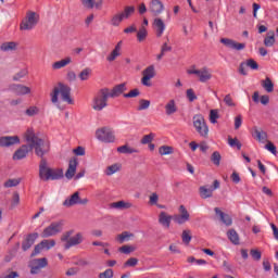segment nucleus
<instances>
[{"label":"nucleus","mask_w":278,"mask_h":278,"mask_svg":"<svg viewBox=\"0 0 278 278\" xmlns=\"http://www.w3.org/2000/svg\"><path fill=\"white\" fill-rule=\"evenodd\" d=\"M24 138L26 142L28 143L29 149L35 150V154L38 157H45L49 151H51V143L36 135V132L28 128L26 132L24 134Z\"/></svg>","instance_id":"1"},{"label":"nucleus","mask_w":278,"mask_h":278,"mask_svg":"<svg viewBox=\"0 0 278 278\" xmlns=\"http://www.w3.org/2000/svg\"><path fill=\"white\" fill-rule=\"evenodd\" d=\"M60 96L64 103H68V105L75 104V100H73L71 97V87L68 85L59 83L58 86L53 88L52 92L50 93L51 103H53V105H58V97Z\"/></svg>","instance_id":"2"},{"label":"nucleus","mask_w":278,"mask_h":278,"mask_svg":"<svg viewBox=\"0 0 278 278\" xmlns=\"http://www.w3.org/2000/svg\"><path fill=\"white\" fill-rule=\"evenodd\" d=\"M39 177L43 181H56L64 177V170L62 168L48 167L47 160L42 159L39 164Z\"/></svg>","instance_id":"3"},{"label":"nucleus","mask_w":278,"mask_h":278,"mask_svg":"<svg viewBox=\"0 0 278 278\" xmlns=\"http://www.w3.org/2000/svg\"><path fill=\"white\" fill-rule=\"evenodd\" d=\"M61 242L64 243V250L68 251V249H73V247H77L84 242V233L78 232L73 236V230L66 231L61 236Z\"/></svg>","instance_id":"4"},{"label":"nucleus","mask_w":278,"mask_h":278,"mask_svg":"<svg viewBox=\"0 0 278 278\" xmlns=\"http://www.w3.org/2000/svg\"><path fill=\"white\" fill-rule=\"evenodd\" d=\"M108 99H110V93H108V88L100 89L92 99L91 108L96 112H101L108 108Z\"/></svg>","instance_id":"5"},{"label":"nucleus","mask_w":278,"mask_h":278,"mask_svg":"<svg viewBox=\"0 0 278 278\" xmlns=\"http://www.w3.org/2000/svg\"><path fill=\"white\" fill-rule=\"evenodd\" d=\"M134 12H136L135 7H125L123 12L115 13L111 16L109 25H111V27H121V23H123L125 18H129Z\"/></svg>","instance_id":"6"},{"label":"nucleus","mask_w":278,"mask_h":278,"mask_svg":"<svg viewBox=\"0 0 278 278\" xmlns=\"http://www.w3.org/2000/svg\"><path fill=\"white\" fill-rule=\"evenodd\" d=\"M40 21V15L36 12L28 11L26 13L25 18L22 21L20 25V29L22 31H31L38 25V22Z\"/></svg>","instance_id":"7"},{"label":"nucleus","mask_w":278,"mask_h":278,"mask_svg":"<svg viewBox=\"0 0 278 278\" xmlns=\"http://www.w3.org/2000/svg\"><path fill=\"white\" fill-rule=\"evenodd\" d=\"M193 127L199 136H201V138H207V136L210 135V127H207V123H205V117H203V115L201 114L193 116Z\"/></svg>","instance_id":"8"},{"label":"nucleus","mask_w":278,"mask_h":278,"mask_svg":"<svg viewBox=\"0 0 278 278\" xmlns=\"http://www.w3.org/2000/svg\"><path fill=\"white\" fill-rule=\"evenodd\" d=\"M188 75H195L201 84H206L212 79V70L208 67L197 68V66H191L187 71Z\"/></svg>","instance_id":"9"},{"label":"nucleus","mask_w":278,"mask_h":278,"mask_svg":"<svg viewBox=\"0 0 278 278\" xmlns=\"http://www.w3.org/2000/svg\"><path fill=\"white\" fill-rule=\"evenodd\" d=\"M96 138L100 142H104L106 144H110L116 140V137L114 136V130L110 127H102L96 130Z\"/></svg>","instance_id":"10"},{"label":"nucleus","mask_w":278,"mask_h":278,"mask_svg":"<svg viewBox=\"0 0 278 278\" xmlns=\"http://www.w3.org/2000/svg\"><path fill=\"white\" fill-rule=\"evenodd\" d=\"M64 227V220L53 222L41 232V238H53L58 233H62Z\"/></svg>","instance_id":"11"},{"label":"nucleus","mask_w":278,"mask_h":278,"mask_svg":"<svg viewBox=\"0 0 278 278\" xmlns=\"http://www.w3.org/2000/svg\"><path fill=\"white\" fill-rule=\"evenodd\" d=\"M141 84L142 86H146L147 88H151L152 84L151 80L155 77V65H150L146 67L141 73Z\"/></svg>","instance_id":"12"},{"label":"nucleus","mask_w":278,"mask_h":278,"mask_svg":"<svg viewBox=\"0 0 278 278\" xmlns=\"http://www.w3.org/2000/svg\"><path fill=\"white\" fill-rule=\"evenodd\" d=\"M178 212L179 214L173 216L174 223L177 225H186V223L190 220V213L188 212V208H186L185 205H180Z\"/></svg>","instance_id":"13"},{"label":"nucleus","mask_w":278,"mask_h":278,"mask_svg":"<svg viewBox=\"0 0 278 278\" xmlns=\"http://www.w3.org/2000/svg\"><path fill=\"white\" fill-rule=\"evenodd\" d=\"M9 91L13 92L17 97H25V94H31V88L23 84L9 85Z\"/></svg>","instance_id":"14"},{"label":"nucleus","mask_w":278,"mask_h":278,"mask_svg":"<svg viewBox=\"0 0 278 278\" xmlns=\"http://www.w3.org/2000/svg\"><path fill=\"white\" fill-rule=\"evenodd\" d=\"M87 203L88 199L81 200V198H79V192L76 191L63 202V205L64 207H73L74 205H86Z\"/></svg>","instance_id":"15"},{"label":"nucleus","mask_w":278,"mask_h":278,"mask_svg":"<svg viewBox=\"0 0 278 278\" xmlns=\"http://www.w3.org/2000/svg\"><path fill=\"white\" fill-rule=\"evenodd\" d=\"M55 247V240L53 239H45L39 244L35 247V250L31 255H38L40 251H51Z\"/></svg>","instance_id":"16"},{"label":"nucleus","mask_w":278,"mask_h":278,"mask_svg":"<svg viewBox=\"0 0 278 278\" xmlns=\"http://www.w3.org/2000/svg\"><path fill=\"white\" fill-rule=\"evenodd\" d=\"M14 144H21V138L18 136L0 137V147L2 149H9V147H14Z\"/></svg>","instance_id":"17"},{"label":"nucleus","mask_w":278,"mask_h":278,"mask_svg":"<svg viewBox=\"0 0 278 278\" xmlns=\"http://www.w3.org/2000/svg\"><path fill=\"white\" fill-rule=\"evenodd\" d=\"M220 42L225 45V47H228V49H233L235 51H243V49H247V43H240L233 39L222 38Z\"/></svg>","instance_id":"18"},{"label":"nucleus","mask_w":278,"mask_h":278,"mask_svg":"<svg viewBox=\"0 0 278 278\" xmlns=\"http://www.w3.org/2000/svg\"><path fill=\"white\" fill-rule=\"evenodd\" d=\"M149 12L152 16H160L164 12V3L160 0H151L149 4Z\"/></svg>","instance_id":"19"},{"label":"nucleus","mask_w":278,"mask_h":278,"mask_svg":"<svg viewBox=\"0 0 278 278\" xmlns=\"http://www.w3.org/2000/svg\"><path fill=\"white\" fill-rule=\"evenodd\" d=\"M126 90H127V84L123 83V84L116 85L111 90L108 88V94L110 99H116L121 97V94L126 92Z\"/></svg>","instance_id":"20"},{"label":"nucleus","mask_w":278,"mask_h":278,"mask_svg":"<svg viewBox=\"0 0 278 278\" xmlns=\"http://www.w3.org/2000/svg\"><path fill=\"white\" fill-rule=\"evenodd\" d=\"M123 55V41H118L111 53L106 56V61L114 62Z\"/></svg>","instance_id":"21"},{"label":"nucleus","mask_w":278,"mask_h":278,"mask_svg":"<svg viewBox=\"0 0 278 278\" xmlns=\"http://www.w3.org/2000/svg\"><path fill=\"white\" fill-rule=\"evenodd\" d=\"M153 27L156 31V37L162 38V36H164V31H166V24L164 23V20L155 17L153 21Z\"/></svg>","instance_id":"22"},{"label":"nucleus","mask_w":278,"mask_h":278,"mask_svg":"<svg viewBox=\"0 0 278 278\" xmlns=\"http://www.w3.org/2000/svg\"><path fill=\"white\" fill-rule=\"evenodd\" d=\"M214 211L216 216L219 217V220H222V223L225 224L226 227H231V225H233V219H231V216H229V214H225L218 207H215Z\"/></svg>","instance_id":"23"},{"label":"nucleus","mask_w":278,"mask_h":278,"mask_svg":"<svg viewBox=\"0 0 278 278\" xmlns=\"http://www.w3.org/2000/svg\"><path fill=\"white\" fill-rule=\"evenodd\" d=\"M77 164H78L77 159L70 160L68 168L65 172L66 179H72L75 177V173H77Z\"/></svg>","instance_id":"24"},{"label":"nucleus","mask_w":278,"mask_h":278,"mask_svg":"<svg viewBox=\"0 0 278 278\" xmlns=\"http://www.w3.org/2000/svg\"><path fill=\"white\" fill-rule=\"evenodd\" d=\"M173 220V216L168 215L166 212H161L159 214V223L165 229H170V222Z\"/></svg>","instance_id":"25"},{"label":"nucleus","mask_w":278,"mask_h":278,"mask_svg":"<svg viewBox=\"0 0 278 278\" xmlns=\"http://www.w3.org/2000/svg\"><path fill=\"white\" fill-rule=\"evenodd\" d=\"M27 153H29V146L24 144L14 152L13 160H24L27 157Z\"/></svg>","instance_id":"26"},{"label":"nucleus","mask_w":278,"mask_h":278,"mask_svg":"<svg viewBox=\"0 0 278 278\" xmlns=\"http://www.w3.org/2000/svg\"><path fill=\"white\" fill-rule=\"evenodd\" d=\"M226 236L228 240H230L231 244H235V247H238L240 244V235L238 233V231H236V229H229L226 232Z\"/></svg>","instance_id":"27"},{"label":"nucleus","mask_w":278,"mask_h":278,"mask_svg":"<svg viewBox=\"0 0 278 278\" xmlns=\"http://www.w3.org/2000/svg\"><path fill=\"white\" fill-rule=\"evenodd\" d=\"M73 62V59L71 56H66L65 59H62L61 61H56L52 64L53 71H60V68H64L65 66H68Z\"/></svg>","instance_id":"28"},{"label":"nucleus","mask_w":278,"mask_h":278,"mask_svg":"<svg viewBox=\"0 0 278 278\" xmlns=\"http://www.w3.org/2000/svg\"><path fill=\"white\" fill-rule=\"evenodd\" d=\"M84 8L92 10V8H101L103 0H80Z\"/></svg>","instance_id":"29"},{"label":"nucleus","mask_w":278,"mask_h":278,"mask_svg":"<svg viewBox=\"0 0 278 278\" xmlns=\"http://www.w3.org/2000/svg\"><path fill=\"white\" fill-rule=\"evenodd\" d=\"M176 112H177V103L175 102V100H169L165 104L166 116H173V114H175Z\"/></svg>","instance_id":"30"},{"label":"nucleus","mask_w":278,"mask_h":278,"mask_svg":"<svg viewBox=\"0 0 278 278\" xmlns=\"http://www.w3.org/2000/svg\"><path fill=\"white\" fill-rule=\"evenodd\" d=\"M201 199H212L214 194V189L207 188V186H202L199 189Z\"/></svg>","instance_id":"31"},{"label":"nucleus","mask_w":278,"mask_h":278,"mask_svg":"<svg viewBox=\"0 0 278 278\" xmlns=\"http://www.w3.org/2000/svg\"><path fill=\"white\" fill-rule=\"evenodd\" d=\"M254 134L258 142H262L263 144L268 142V134H266V131L255 128Z\"/></svg>","instance_id":"32"},{"label":"nucleus","mask_w":278,"mask_h":278,"mask_svg":"<svg viewBox=\"0 0 278 278\" xmlns=\"http://www.w3.org/2000/svg\"><path fill=\"white\" fill-rule=\"evenodd\" d=\"M121 168H123V166L119 163H115L113 165L108 166L104 173L108 177H112V175L118 173Z\"/></svg>","instance_id":"33"},{"label":"nucleus","mask_w":278,"mask_h":278,"mask_svg":"<svg viewBox=\"0 0 278 278\" xmlns=\"http://www.w3.org/2000/svg\"><path fill=\"white\" fill-rule=\"evenodd\" d=\"M117 152L123 153V154L140 153V151L138 149L131 148L129 146L118 147Z\"/></svg>","instance_id":"34"},{"label":"nucleus","mask_w":278,"mask_h":278,"mask_svg":"<svg viewBox=\"0 0 278 278\" xmlns=\"http://www.w3.org/2000/svg\"><path fill=\"white\" fill-rule=\"evenodd\" d=\"M130 238H134V233L129 231H124L117 235L116 240L119 241L121 244H123V242H129Z\"/></svg>","instance_id":"35"},{"label":"nucleus","mask_w":278,"mask_h":278,"mask_svg":"<svg viewBox=\"0 0 278 278\" xmlns=\"http://www.w3.org/2000/svg\"><path fill=\"white\" fill-rule=\"evenodd\" d=\"M111 207L115 210H129L131 207V203L125 201H118L111 204Z\"/></svg>","instance_id":"36"},{"label":"nucleus","mask_w":278,"mask_h":278,"mask_svg":"<svg viewBox=\"0 0 278 278\" xmlns=\"http://www.w3.org/2000/svg\"><path fill=\"white\" fill-rule=\"evenodd\" d=\"M264 45L265 47H273L275 45V31L270 30L267 33Z\"/></svg>","instance_id":"37"},{"label":"nucleus","mask_w":278,"mask_h":278,"mask_svg":"<svg viewBox=\"0 0 278 278\" xmlns=\"http://www.w3.org/2000/svg\"><path fill=\"white\" fill-rule=\"evenodd\" d=\"M261 84L266 92H273V90H275V84H273V80H270L269 77H267L265 80H262Z\"/></svg>","instance_id":"38"},{"label":"nucleus","mask_w":278,"mask_h":278,"mask_svg":"<svg viewBox=\"0 0 278 278\" xmlns=\"http://www.w3.org/2000/svg\"><path fill=\"white\" fill-rule=\"evenodd\" d=\"M31 264L38 266L39 268H47V266H49V261L46 257L35 258L31 261Z\"/></svg>","instance_id":"39"},{"label":"nucleus","mask_w":278,"mask_h":278,"mask_svg":"<svg viewBox=\"0 0 278 278\" xmlns=\"http://www.w3.org/2000/svg\"><path fill=\"white\" fill-rule=\"evenodd\" d=\"M91 74H92V70H90V67H86L79 73L78 77L81 81H88Z\"/></svg>","instance_id":"40"},{"label":"nucleus","mask_w":278,"mask_h":278,"mask_svg":"<svg viewBox=\"0 0 278 278\" xmlns=\"http://www.w3.org/2000/svg\"><path fill=\"white\" fill-rule=\"evenodd\" d=\"M1 51H14L16 49V42H4L0 46Z\"/></svg>","instance_id":"41"},{"label":"nucleus","mask_w":278,"mask_h":278,"mask_svg":"<svg viewBox=\"0 0 278 278\" xmlns=\"http://www.w3.org/2000/svg\"><path fill=\"white\" fill-rule=\"evenodd\" d=\"M28 73L27 68L21 70L13 76V81H21L24 77H27Z\"/></svg>","instance_id":"42"},{"label":"nucleus","mask_w":278,"mask_h":278,"mask_svg":"<svg viewBox=\"0 0 278 278\" xmlns=\"http://www.w3.org/2000/svg\"><path fill=\"white\" fill-rule=\"evenodd\" d=\"M160 155H173V147L162 146L159 148Z\"/></svg>","instance_id":"43"},{"label":"nucleus","mask_w":278,"mask_h":278,"mask_svg":"<svg viewBox=\"0 0 278 278\" xmlns=\"http://www.w3.org/2000/svg\"><path fill=\"white\" fill-rule=\"evenodd\" d=\"M220 160H222L220 152L218 151L213 152V154L211 155V162H213L215 166H220Z\"/></svg>","instance_id":"44"},{"label":"nucleus","mask_w":278,"mask_h":278,"mask_svg":"<svg viewBox=\"0 0 278 278\" xmlns=\"http://www.w3.org/2000/svg\"><path fill=\"white\" fill-rule=\"evenodd\" d=\"M149 108H151V101L144 99L139 100V112H142V110H149Z\"/></svg>","instance_id":"45"},{"label":"nucleus","mask_w":278,"mask_h":278,"mask_svg":"<svg viewBox=\"0 0 278 278\" xmlns=\"http://www.w3.org/2000/svg\"><path fill=\"white\" fill-rule=\"evenodd\" d=\"M181 238L185 244H190V242L192 241V235L190 230H184Z\"/></svg>","instance_id":"46"},{"label":"nucleus","mask_w":278,"mask_h":278,"mask_svg":"<svg viewBox=\"0 0 278 278\" xmlns=\"http://www.w3.org/2000/svg\"><path fill=\"white\" fill-rule=\"evenodd\" d=\"M125 99H136V97H140V89H132L128 93H124Z\"/></svg>","instance_id":"47"},{"label":"nucleus","mask_w":278,"mask_h":278,"mask_svg":"<svg viewBox=\"0 0 278 278\" xmlns=\"http://www.w3.org/2000/svg\"><path fill=\"white\" fill-rule=\"evenodd\" d=\"M119 253H124L125 255H129V253H134L136 251V248L131 245H123L118 249Z\"/></svg>","instance_id":"48"},{"label":"nucleus","mask_w":278,"mask_h":278,"mask_svg":"<svg viewBox=\"0 0 278 278\" xmlns=\"http://www.w3.org/2000/svg\"><path fill=\"white\" fill-rule=\"evenodd\" d=\"M160 201V195L156 192H153L149 197V205H157Z\"/></svg>","instance_id":"49"},{"label":"nucleus","mask_w":278,"mask_h":278,"mask_svg":"<svg viewBox=\"0 0 278 278\" xmlns=\"http://www.w3.org/2000/svg\"><path fill=\"white\" fill-rule=\"evenodd\" d=\"M228 144H229V147H237L238 151H240V149H242V143H240V141L236 138L233 139V138L229 137Z\"/></svg>","instance_id":"50"},{"label":"nucleus","mask_w":278,"mask_h":278,"mask_svg":"<svg viewBox=\"0 0 278 278\" xmlns=\"http://www.w3.org/2000/svg\"><path fill=\"white\" fill-rule=\"evenodd\" d=\"M153 138H155V135L153 132L144 135L141 139V144H151V142H153Z\"/></svg>","instance_id":"51"},{"label":"nucleus","mask_w":278,"mask_h":278,"mask_svg":"<svg viewBox=\"0 0 278 278\" xmlns=\"http://www.w3.org/2000/svg\"><path fill=\"white\" fill-rule=\"evenodd\" d=\"M18 184H21L20 179H9L4 182V188H15Z\"/></svg>","instance_id":"52"},{"label":"nucleus","mask_w":278,"mask_h":278,"mask_svg":"<svg viewBox=\"0 0 278 278\" xmlns=\"http://www.w3.org/2000/svg\"><path fill=\"white\" fill-rule=\"evenodd\" d=\"M250 255L255 262H260V260H262V252H260V250L252 249L250 251Z\"/></svg>","instance_id":"53"},{"label":"nucleus","mask_w":278,"mask_h":278,"mask_svg":"<svg viewBox=\"0 0 278 278\" xmlns=\"http://www.w3.org/2000/svg\"><path fill=\"white\" fill-rule=\"evenodd\" d=\"M147 29L144 27L140 28L137 33V39L139 42H142L147 38Z\"/></svg>","instance_id":"54"},{"label":"nucleus","mask_w":278,"mask_h":278,"mask_svg":"<svg viewBox=\"0 0 278 278\" xmlns=\"http://www.w3.org/2000/svg\"><path fill=\"white\" fill-rule=\"evenodd\" d=\"M134 266H138V258L136 257H130L126 261V263L124 264V267H134Z\"/></svg>","instance_id":"55"},{"label":"nucleus","mask_w":278,"mask_h":278,"mask_svg":"<svg viewBox=\"0 0 278 278\" xmlns=\"http://www.w3.org/2000/svg\"><path fill=\"white\" fill-rule=\"evenodd\" d=\"M245 66H249V68H252V71H257V68H260V65L253 59L248 60L245 62Z\"/></svg>","instance_id":"56"},{"label":"nucleus","mask_w":278,"mask_h":278,"mask_svg":"<svg viewBox=\"0 0 278 278\" xmlns=\"http://www.w3.org/2000/svg\"><path fill=\"white\" fill-rule=\"evenodd\" d=\"M113 277H114V270L110 268L99 274V278H113Z\"/></svg>","instance_id":"57"},{"label":"nucleus","mask_w":278,"mask_h":278,"mask_svg":"<svg viewBox=\"0 0 278 278\" xmlns=\"http://www.w3.org/2000/svg\"><path fill=\"white\" fill-rule=\"evenodd\" d=\"M218 121V111L216 110H211L210 112V122L215 125V123H217Z\"/></svg>","instance_id":"58"},{"label":"nucleus","mask_w":278,"mask_h":278,"mask_svg":"<svg viewBox=\"0 0 278 278\" xmlns=\"http://www.w3.org/2000/svg\"><path fill=\"white\" fill-rule=\"evenodd\" d=\"M38 112H40V109H38V106H30L26 110V115L27 116H36V114H38Z\"/></svg>","instance_id":"59"},{"label":"nucleus","mask_w":278,"mask_h":278,"mask_svg":"<svg viewBox=\"0 0 278 278\" xmlns=\"http://www.w3.org/2000/svg\"><path fill=\"white\" fill-rule=\"evenodd\" d=\"M265 149H267V151L273 153V155H277V147H275L273 142L267 141V144L265 146Z\"/></svg>","instance_id":"60"},{"label":"nucleus","mask_w":278,"mask_h":278,"mask_svg":"<svg viewBox=\"0 0 278 278\" xmlns=\"http://www.w3.org/2000/svg\"><path fill=\"white\" fill-rule=\"evenodd\" d=\"M224 103H226L228 105V108H236V103L233 102V99L231 98L230 94H227L224 98Z\"/></svg>","instance_id":"61"},{"label":"nucleus","mask_w":278,"mask_h":278,"mask_svg":"<svg viewBox=\"0 0 278 278\" xmlns=\"http://www.w3.org/2000/svg\"><path fill=\"white\" fill-rule=\"evenodd\" d=\"M187 99H189L190 103H192V101H197V94L194 93V90H187Z\"/></svg>","instance_id":"62"},{"label":"nucleus","mask_w":278,"mask_h":278,"mask_svg":"<svg viewBox=\"0 0 278 278\" xmlns=\"http://www.w3.org/2000/svg\"><path fill=\"white\" fill-rule=\"evenodd\" d=\"M242 127V115H237L235 117V129H240Z\"/></svg>","instance_id":"63"},{"label":"nucleus","mask_w":278,"mask_h":278,"mask_svg":"<svg viewBox=\"0 0 278 278\" xmlns=\"http://www.w3.org/2000/svg\"><path fill=\"white\" fill-rule=\"evenodd\" d=\"M38 232H34V233H30L28 235L27 237V241L30 243V244H34L36 242V240H38Z\"/></svg>","instance_id":"64"}]
</instances>
